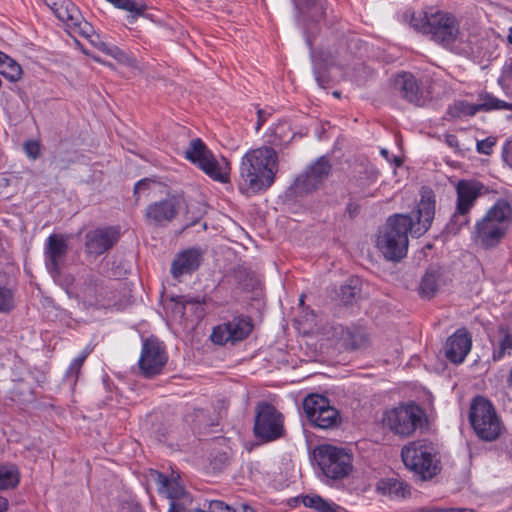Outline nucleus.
<instances>
[{
	"label": "nucleus",
	"instance_id": "nucleus-9",
	"mask_svg": "<svg viewBox=\"0 0 512 512\" xmlns=\"http://www.w3.org/2000/svg\"><path fill=\"white\" fill-rule=\"evenodd\" d=\"M469 420L479 438L485 441L497 439L501 432V422L490 401L476 397L470 407Z\"/></svg>",
	"mask_w": 512,
	"mask_h": 512
},
{
	"label": "nucleus",
	"instance_id": "nucleus-64",
	"mask_svg": "<svg viewBox=\"0 0 512 512\" xmlns=\"http://www.w3.org/2000/svg\"><path fill=\"white\" fill-rule=\"evenodd\" d=\"M508 41L512 44V26L509 28Z\"/></svg>",
	"mask_w": 512,
	"mask_h": 512
},
{
	"label": "nucleus",
	"instance_id": "nucleus-47",
	"mask_svg": "<svg viewBox=\"0 0 512 512\" xmlns=\"http://www.w3.org/2000/svg\"><path fill=\"white\" fill-rule=\"evenodd\" d=\"M315 510L318 512H335V506L326 502L321 498V502L316 506Z\"/></svg>",
	"mask_w": 512,
	"mask_h": 512
},
{
	"label": "nucleus",
	"instance_id": "nucleus-4",
	"mask_svg": "<svg viewBox=\"0 0 512 512\" xmlns=\"http://www.w3.org/2000/svg\"><path fill=\"white\" fill-rule=\"evenodd\" d=\"M512 219V208L508 201L498 200L476 223L475 237L485 248L495 247L506 234Z\"/></svg>",
	"mask_w": 512,
	"mask_h": 512
},
{
	"label": "nucleus",
	"instance_id": "nucleus-55",
	"mask_svg": "<svg viewBox=\"0 0 512 512\" xmlns=\"http://www.w3.org/2000/svg\"><path fill=\"white\" fill-rule=\"evenodd\" d=\"M258 284H259L258 278L255 276L254 273H251L249 276V283L245 284V287L246 288H254Z\"/></svg>",
	"mask_w": 512,
	"mask_h": 512
},
{
	"label": "nucleus",
	"instance_id": "nucleus-38",
	"mask_svg": "<svg viewBox=\"0 0 512 512\" xmlns=\"http://www.w3.org/2000/svg\"><path fill=\"white\" fill-rule=\"evenodd\" d=\"M192 497L189 493H185L179 498L171 501L169 512H194L195 509L190 508Z\"/></svg>",
	"mask_w": 512,
	"mask_h": 512
},
{
	"label": "nucleus",
	"instance_id": "nucleus-2",
	"mask_svg": "<svg viewBox=\"0 0 512 512\" xmlns=\"http://www.w3.org/2000/svg\"><path fill=\"white\" fill-rule=\"evenodd\" d=\"M278 154L269 146L248 151L241 160L239 190L250 196L272 186L278 172Z\"/></svg>",
	"mask_w": 512,
	"mask_h": 512
},
{
	"label": "nucleus",
	"instance_id": "nucleus-45",
	"mask_svg": "<svg viewBox=\"0 0 512 512\" xmlns=\"http://www.w3.org/2000/svg\"><path fill=\"white\" fill-rule=\"evenodd\" d=\"M319 502H321V497L320 496H306L304 499H303V503L306 507H310V508H316V506L319 504Z\"/></svg>",
	"mask_w": 512,
	"mask_h": 512
},
{
	"label": "nucleus",
	"instance_id": "nucleus-36",
	"mask_svg": "<svg viewBox=\"0 0 512 512\" xmlns=\"http://www.w3.org/2000/svg\"><path fill=\"white\" fill-rule=\"evenodd\" d=\"M360 281L358 278H349L347 282L341 285L338 297L344 304H350L360 295Z\"/></svg>",
	"mask_w": 512,
	"mask_h": 512
},
{
	"label": "nucleus",
	"instance_id": "nucleus-6",
	"mask_svg": "<svg viewBox=\"0 0 512 512\" xmlns=\"http://www.w3.org/2000/svg\"><path fill=\"white\" fill-rule=\"evenodd\" d=\"M313 455L323 475L328 479L342 480L353 470V457L343 448L321 445L314 449Z\"/></svg>",
	"mask_w": 512,
	"mask_h": 512
},
{
	"label": "nucleus",
	"instance_id": "nucleus-25",
	"mask_svg": "<svg viewBox=\"0 0 512 512\" xmlns=\"http://www.w3.org/2000/svg\"><path fill=\"white\" fill-rule=\"evenodd\" d=\"M435 214V201L431 197H422L415 212L416 223L413 221L412 235L419 237L431 225Z\"/></svg>",
	"mask_w": 512,
	"mask_h": 512
},
{
	"label": "nucleus",
	"instance_id": "nucleus-23",
	"mask_svg": "<svg viewBox=\"0 0 512 512\" xmlns=\"http://www.w3.org/2000/svg\"><path fill=\"white\" fill-rule=\"evenodd\" d=\"M203 259V251L199 248H189L177 254L171 265V274L178 279L182 275L191 274L197 270Z\"/></svg>",
	"mask_w": 512,
	"mask_h": 512
},
{
	"label": "nucleus",
	"instance_id": "nucleus-34",
	"mask_svg": "<svg viewBox=\"0 0 512 512\" xmlns=\"http://www.w3.org/2000/svg\"><path fill=\"white\" fill-rule=\"evenodd\" d=\"M155 481L159 485V491L167 493L171 501L186 493L184 488L176 480H171L162 473L155 474Z\"/></svg>",
	"mask_w": 512,
	"mask_h": 512
},
{
	"label": "nucleus",
	"instance_id": "nucleus-31",
	"mask_svg": "<svg viewBox=\"0 0 512 512\" xmlns=\"http://www.w3.org/2000/svg\"><path fill=\"white\" fill-rule=\"evenodd\" d=\"M267 137L269 144L273 146H285L293 139V133L288 123L280 122L271 128Z\"/></svg>",
	"mask_w": 512,
	"mask_h": 512
},
{
	"label": "nucleus",
	"instance_id": "nucleus-15",
	"mask_svg": "<svg viewBox=\"0 0 512 512\" xmlns=\"http://www.w3.org/2000/svg\"><path fill=\"white\" fill-rule=\"evenodd\" d=\"M167 362V355L162 343L156 338L143 341L142 351L138 362L141 374L147 378L161 373Z\"/></svg>",
	"mask_w": 512,
	"mask_h": 512
},
{
	"label": "nucleus",
	"instance_id": "nucleus-22",
	"mask_svg": "<svg viewBox=\"0 0 512 512\" xmlns=\"http://www.w3.org/2000/svg\"><path fill=\"white\" fill-rule=\"evenodd\" d=\"M393 91L403 99L417 106L424 104V97L416 78L411 73H401L392 79Z\"/></svg>",
	"mask_w": 512,
	"mask_h": 512
},
{
	"label": "nucleus",
	"instance_id": "nucleus-28",
	"mask_svg": "<svg viewBox=\"0 0 512 512\" xmlns=\"http://www.w3.org/2000/svg\"><path fill=\"white\" fill-rule=\"evenodd\" d=\"M98 279L89 274L77 290V297L84 303L93 305L98 301Z\"/></svg>",
	"mask_w": 512,
	"mask_h": 512
},
{
	"label": "nucleus",
	"instance_id": "nucleus-27",
	"mask_svg": "<svg viewBox=\"0 0 512 512\" xmlns=\"http://www.w3.org/2000/svg\"><path fill=\"white\" fill-rule=\"evenodd\" d=\"M441 269L438 267H429L423 275L419 294L422 298L431 299L438 292L441 279Z\"/></svg>",
	"mask_w": 512,
	"mask_h": 512
},
{
	"label": "nucleus",
	"instance_id": "nucleus-56",
	"mask_svg": "<svg viewBox=\"0 0 512 512\" xmlns=\"http://www.w3.org/2000/svg\"><path fill=\"white\" fill-rule=\"evenodd\" d=\"M258 123H257V127L256 129L259 130L261 125L264 123L265 121V112L263 110H258Z\"/></svg>",
	"mask_w": 512,
	"mask_h": 512
},
{
	"label": "nucleus",
	"instance_id": "nucleus-57",
	"mask_svg": "<svg viewBox=\"0 0 512 512\" xmlns=\"http://www.w3.org/2000/svg\"><path fill=\"white\" fill-rule=\"evenodd\" d=\"M8 500L4 497H0V512H6L8 509Z\"/></svg>",
	"mask_w": 512,
	"mask_h": 512
},
{
	"label": "nucleus",
	"instance_id": "nucleus-54",
	"mask_svg": "<svg viewBox=\"0 0 512 512\" xmlns=\"http://www.w3.org/2000/svg\"><path fill=\"white\" fill-rule=\"evenodd\" d=\"M122 50H120L117 46H110L109 49H107L108 55L112 56L116 60L118 59V56H121Z\"/></svg>",
	"mask_w": 512,
	"mask_h": 512
},
{
	"label": "nucleus",
	"instance_id": "nucleus-42",
	"mask_svg": "<svg viewBox=\"0 0 512 512\" xmlns=\"http://www.w3.org/2000/svg\"><path fill=\"white\" fill-rule=\"evenodd\" d=\"M173 301L176 302V306L177 308H179V312L183 315L184 314V310H185V307L187 304H192V303H196V304H200L201 301L199 299H192V298H187L186 296H178L176 298H172Z\"/></svg>",
	"mask_w": 512,
	"mask_h": 512
},
{
	"label": "nucleus",
	"instance_id": "nucleus-50",
	"mask_svg": "<svg viewBox=\"0 0 512 512\" xmlns=\"http://www.w3.org/2000/svg\"><path fill=\"white\" fill-rule=\"evenodd\" d=\"M90 351L88 349H85L81 355L79 357H77L76 359H74L72 362L74 363L75 366H80L82 367L84 361L86 360V358L88 357Z\"/></svg>",
	"mask_w": 512,
	"mask_h": 512
},
{
	"label": "nucleus",
	"instance_id": "nucleus-35",
	"mask_svg": "<svg viewBox=\"0 0 512 512\" xmlns=\"http://www.w3.org/2000/svg\"><path fill=\"white\" fill-rule=\"evenodd\" d=\"M479 111L491 110H509L512 111V103L500 100L489 93H482L479 95V103H477Z\"/></svg>",
	"mask_w": 512,
	"mask_h": 512
},
{
	"label": "nucleus",
	"instance_id": "nucleus-40",
	"mask_svg": "<svg viewBox=\"0 0 512 512\" xmlns=\"http://www.w3.org/2000/svg\"><path fill=\"white\" fill-rule=\"evenodd\" d=\"M495 144L496 139L493 137L477 141V151L481 154L490 155Z\"/></svg>",
	"mask_w": 512,
	"mask_h": 512
},
{
	"label": "nucleus",
	"instance_id": "nucleus-52",
	"mask_svg": "<svg viewBox=\"0 0 512 512\" xmlns=\"http://www.w3.org/2000/svg\"><path fill=\"white\" fill-rule=\"evenodd\" d=\"M45 3L47 4L48 7H50V9L52 11L55 10L56 7L59 6V4H68V0H44Z\"/></svg>",
	"mask_w": 512,
	"mask_h": 512
},
{
	"label": "nucleus",
	"instance_id": "nucleus-49",
	"mask_svg": "<svg viewBox=\"0 0 512 512\" xmlns=\"http://www.w3.org/2000/svg\"><path fill=\"white\" fill-rule=\"evenodd\" d=\"M151 181L149 179L140 180L134 187V194H138L142 190L148 189Z\"/></svg>",
	"mask_w": 512,
	"mask_h": 512
},
{
	"label": "nucleus",
	"instance_id": "nucleus-8",
	"mask_svg": "<svg viewBox=\"0 0 512 512\" xmlns=\"http://www.w3.org/2000/svg\"><path fill=\"white\" fill-rule=\"evenodd\" d=\"M296 10V21L301 25L307 45L312 48V39L327 22V0H292Z\"/></svg>",
	"mask_w": 512,
	"mask_h": 512
},
{
	"label": "nucleus",
	"instance_id": "nucleus-33",
	"mask_svg": "<svg viewBox=\"0 0 512 512\" xmlns=\"http://www.w3.org/2000/svg\"><path fill=\"white\" fill-rule=\"evenodd\" d=\"M20 482V472L13 464H0V491L14 489Z\"/></svg>",
	"mask_w": 512,
	"mask_h": 512
},
{
	"label": "nucleus",
	"instance_id": "nucleus-30",
	"mask_svg": "<svg viewBox=\"0 0 512 512\" xmlns=\"http://www.w3.org/2000/svg\"><path fill=\"white\" fill-rule=\"evenodd\" d=\"M342 338L347 349H363L369 345V337L361 328L347 329L343 332Z\"/></svg>",
	"mask_w": 512,
	"mask_h": 512
},
{
	"label": "nucleus",
	"instance_id": "nucleus-13",
	"mask_svg": "<svg viewBox=\"0 0 512 512\" xmlns=\"http://www.w3.org/2000/svg\"><path fill=\"white\" fill-rule=\"evenodd\" d=\"M303 410L309 422L320 429H330L339 423L338 410L322 395H308L303 401Z\"/></svg>",
	"mask_w": 512,
	"mask_h": 512
},
{
	"label": "nucleus",
	"instance_id": "nucleus-59",
	"mask_svg": "<svg viewBox=\"0 0 512 512\" xmlns=\"http://www.w3.org/2000/svg\"><path fill=\"white\" fill-rule=\"evenodd\" d=\"M418 512H443V509L439 508H421Z\"/></svg>",
	"mask_w": 512,
	"mask_h": 512
},
{
	"label": "nucleus",
	"instance_id": "nucleus-16",
	"mask_svg": "<svg viewBox=\"0 0 512 512\" xmlns=\"http://www.w3.org/2000/svg\"><path fill=\"white\" fill-rule=\"evenodd\" d=\"M332 164L325 156L319 157L294 181V186L299 193H310L321 187L331 175Z\"/></svg>",
	"mask_w": 512,
	"mask_h": 512
},
{
	"label": "nucleus",
	"instance_id": "nucleus-44",
	"mask_svg": "<svg viewBox=\"0 0 512 512\" xmlns=\"http://www.w3.org/2000/svg\"><path fill=\"white\" fill-rule=\"evenodd\" d=\"M117 61L130 67H137L136 59L124 51L121 52V56H118Z\"/></svg>",
	"mask_w": 512,
	"mask_h": 512
},
{
	"label": "nucleus",
	"instance_id": "nucleus-11",
	"mask_svg": "<svg viewBox=\"0 0 512 512\" xmlns=\"http://www.w3.org/2000/svg\"><path fill=\"white\" fill-rule=\"evenodd\" d=\"M456 192V210L446 225L447 232L453 235L469 223L468 213L480 196V187L475 182L462 180L458 182Z\"/></svg>",
	"mask_w": 512,
	"mask_h": 512
},
{
	"label": "nucleus",
	"instance_id": "nucleus-63",
	"mask_svg": "<svg viewBox=\"0 0 512 512\" xmlns=\"http://www.w3.org/2000/svg\"><path fill=\"white\" fill-rule=\"evenodd\" d=\"M443 512H465V510H460V509H443Z\"/></svg>",
	"mask_w": 512,
	"mask_h": 512
},
{
	"label": "nucleus",
	"instance_id": "nucleus-32",
	"mask_svg": "<svg viewBox=\"0 0 512 512\" xmlns=\"http://www.w3.org/2000/svg\"><path fill=\"white\" fill-rule=\"evenodd\" d=\"M0 73L9 81L17 82L22 78L23 71L14 59L0 51Z\"/></svg>",
	"mask_w": 512,
	"mask_h": 512
},
{
	"label": "nucleus",
	"instance_id": "nucleus-39",
	"mask_svg": "<svg viewBox=\"0 0 512 512\" xmlns=\"http://www.w3.org/2000/svg\"><path fill=\"white\" fill-rule=\"evenodd\" d=\"M14 306L11 289L0 284V312H9Z\"/></svg>",
	"mask_w": 512,
	"mask_h": 512
},
{
	"label": "nucleus",
	"instance_id": "nucleus-46",
	"mask_svg": "<svg viewBox=\"0 0 512 512\" xmlns=\"http://www.w3.org/2000/svg\"><path fill=\"white\" fill-rule=\"evenodd\" d=\"M80 370H81V367L75 366L74 363L72 362L66 372V377L72 378V380L74 382H76L78 375L80 373Z\"/></svg>",
	"mask_w": 512,
	"mask_h": 512
},
{
	"label": "nucleus",
	"instance_id": "nucleus-61",
	"mask_svg": "<svg viewBox=\"0 0 512 512\" xmlns=\"http://www.w3.org/2000/svg\"><path fill=\"white\" fill-rule=\"evenodd\" d=\"M358 44L357 39H351L348 44V49L356 48Z\"/></svg>",
	"mask_w": 512,
	"mask_h": 512
},
{
	"label": "nucleus",
	"instance_id": "nucleus-29",
	"mask_svg": "<svg viewBox=\"0 0 512 512\" xmlns=\"http://www.w3.org/2000/svg\"><path fill=\"white\" fill-rule=\"evenodd\" d=\"M512 351V333L507 326L498 328V342L494 347L492 359L501 360L505 355H510Z\"/></svg>",
	"mask_w": 512,
	"mask_h": 512
},
{
	"label": "nucleus",
	"instance_id": "nucleus-1",
	"mask_svg": "<svg viewBox=\"0 0 512 512\" xmlns=\"http://www.w3.org/2000/svg\"><path fill=\"white\" fill-rule=\"evenodd\" d=\"M409 24L445 48L466 55L480 56L482 54L484 41L479 46L472 39H469L464 46L457 45V42L461 43L459 24L457 19L448 12L440 10L412 12Z\"/></svg>",
	"mask_w": 512,
	"mask_h": 512
},
{
	"label": "nucleus",
	"instance_id": "nucleus-18",
	"mask_svg": "<svg viewBox=\"0 0 512 512\" xmlns=\"http://www.w3.org/2000/svg\"><path fill=\"white\" fill-rule=\"evenodd\" d=\"M252 328L253 325L249 318L234 317L231 321L215 327L211 334V340L219 345L242 341L249 336Z\"/></svg>",
	"mask_w": 512,
	"mask_h": 512
},
{
	"label": "nucleus",
	"instance_id": "nucleus-41",
	"mask_svg": "<svg viewBox=\"0 0 512 512\" xmlns=\"http://www.w3.org/2000/svg\"><path fill=\"white\" fill-rule=\"evenodd\" d=\"M24 151L31 159H37L40 155V146L36 141H27L24 144Z\"/></svg>",
	"mask_w": 512,
	"mask_h": 512
},
{
	"label": "nucleus",
	"instance_id": "nucleus-19",
	"mask_svg": "<svg viewBox=\"0 0 512 512\" xmlns=\"http://www.w3.org/2000/svg\"><path fill=\"white\" fill-rule=\"evenodd\" d=\"M68 252L66 240L62 235L52 234L45 245V264L48 272L55 281L61 276V264Z\"/></svg>",
	"mask_w": 512,
	"mask_h": 512
},
{
	"label": "nucleus",
	"instance_id": "nucleus-21",
	"mask_svg": "<svg viewBox=\"0 0 512 512\" xmlns=\"http://www.w3.org/2000/svg\"><path fill=\"white\" fill-rule=\"evenodd\" d=\"M53 13L72 32L78 33L83 37H89L93 33L92 25L84 20L79 9L70 0H68V4H59Z\"/></svg>",
	"mask_w": 512,
	"mask_h": 512
},
{
	"label": "nucleus",
	"instance_id": "nucleus-53",
	"mask_svg": "<svg viewBox=\"0 0 512 512\" xmlns=\"http://www.w3.org/2000/svg\"><path fill=\"white\" fill-rule=\"evenodd\" d=\"M122 50H120L117 46H110L109 49H107L108 55L112 56L116 60L118 59V56H121Z\"/></svg>",
	"mask_w": 512,
	"mask_h": 512
},
{
	"label": "nucleus",
	"instance_id": "nucleus-37",
	"mask_svg": "<svg viewBox=\"0 0 512 512\" xmlns=\"http://www.w3.org/2000/svg\"><path fill=\"white\" fill-rule=\"evenodd\" d=\"M477 112V104H472L464 100L454 102L448 109V113L452 117L473 116Z\"/></svg>",
	"mask_w": 512,
	"mask_h": 512
},
{
	"label": "nucleus",
	"instance_id": "nucleus-20",
	"mask_svg": "<svg viewBox=\"0 0 512 512\" xmlns=\"http://www.w3.org/2000/svg\"><path fill=\"white\" fill-rule=\"evenodd\" d=\"M118 240V233L113 228H97L85 234V252L98 257L111 249Z\"/></svg>",
	"mask_w": 512,
	"mask_h": 512
},
{
	"label": "nucleus",
	"instance_id": "nucleus-3",
	"mask_svg": "<svg viewBox=\"0 0 512 512\" xmlns=\"http://www.w3.org/2000/svg\"><path fill=\"white\" fill-rule=\"evenodd\" d=\"M413 218L396 214L388 218L377 239V247L391 261L401 260L408 250V232L412 233Z\"/></svg>",
	"mask_w": 512,
	"mask_h": 512
},
{
	"label": "nucleus",
	"instance_id": "nucleus-5",
	"mask_svg": "<svg viewBox=\"0 0 512 512\" xmlns=\"http://www.w3.org/2000/svg\"><path fill=\"white\" fill-rule=\"evenodd\" d=\"M401 457L404 465L421 480L432 479L440 471L436 448L428 440H417L404 446Z\"/></svg>",
	"mask_w": 512,
	"mask_h": 512
},
{
	"label": "nucleus",
	"instance_id": "nucleus-14",
	"mask_svg": "<svg viewBox=\"0 0 512 512\" xmlns=\"http://www.w3.org/2000/svg\"><path fill=\"white\" fill-rule=\"evenodd\" d=\"M354 62L353 53L347 49L339 48L335 52L321 51L317 56H313L314 75L316 82L320 87H325L329 82V77L323 72L330 67L336 66L341 69H347Z\"/></svg>",
	"mask_w": 512,
	"mask_h": 512
},
{
	"label": "nucleus",
	"instance_id": "nucleus-24",
	"mask_svg": "<svg viewBox=\"0 0 512 512\" xmlns=\"http://www.w3.org/2000/svg\"><path fill=\"white\" fill-rule=\"evenodd\" d=\"M471 349V337L464 330H458L447 339L446 357L453 363H462Z\"/></svg>",
	"mask_w": 512,
	"mask_h": 512
},
{
	"label": "nucleus",
	"instance_id": "nucleus-7",
	"mask_svg": "<svg viewBox=\"0 0 512 512\" xmlns=\"http://www.w3.org/2000/svg\"><path fill=\"white\" fill-rule=\"evenodd\" d=\"M185 157L213 180L221 183L229 181V162L225 158L218 161L200 138L191 140Z\"/></svg>",
	"mask_w": 512,
	"mask_h": 512
},
{
	"label": "nucleus",
	"instance_id": "nucleus-51",
	"mask_svg": "<svg viewBox=\"0 0 512 512\" xmlns=\"http://www.w3.org/2000/svg\"><path fill=\"white\" fill-rule=\"evenodd\" d=\"M233 512H256V511L248 504L241 503L233 508Z\"/></svg>",
	"mask_w": 512,
	"mask_h": 512
},
{
	"label": "nucleus",
	"instance_id": "nucleus-48",
	"mask_svg": "<svg viewBox=\"0 0 512 512\" xmlns=\"http://www.w3.org/2000/svg\"><path fill=\"white\" fill-rule=\"evenodd\" d=\"M505 79H512V59L510 60L509 63H506L503 66L502 76L500 77L499 82H501Z\"/></svg>",
	"mask_w": 512,
	"mask_h": 512
},
{
	"label": "nucleus",
	"instance_id": "nucleus-12",
	"mask_svg": "<svg viewBox=\"0 0 512 512\" xmlns=\"http://www.w3.org/2000/svg\"><path fill=\"white\" fill-rule=\"evenodd\" d=\"M254 434L265 442L274 441L283 436V416L271 404L261 402L257 405Z\"/></svg>",
	"mask_w": 512,
	"mask_h": 512
},
{
	"label": "nucleus",
	"instance_id": "nucleus-43",
	"mask_svg": "<svg viewBox=\"0 0 512 512\" xmlns=\"http://www.w3.org/2000/svg\"><path fill=\"white\" fill-rule=\"evenodd\" d=\"M233 508L219 500H214L210 503L211 512H233Z\"/></svg>",
	"mask_w": 512,
	"mask_h": 512
},
{
	"label": "nucleus",
	"instance_id": "nucleus-58",
	"mask_svg": "<svg viewBox=\"0 0 512 512\" xmlns=\"http://www.w3.org/2000/svg\"><path fill=\"white\" fill-rule=\"evenodd\" d=\"M88 38L90 39V42H91L94 46H96V47H98V46H99V41H101V40H100V38H99V36H98V35H95V33H94V32H93V33L91 34V36H89Z\"/></svg>",
	"mask_w": 512,
	"mask_h": 512
},
{
	"label": "nucleus",
	"instance_id": "nucleus-17",
	"mask_svg": "<svg viewBox=\"0 0 512 512\" xmlns=\"http://www.w3.org/2000/svg\"><path fill=\"white\" fill-rule=\"evenodd\" d=\"M180 195H170L147 206L145 219L149 225L164 226L172 221L184 205Z\"/></svg>",
	"mask_w": 512,
	"mask_h": 512
},
{
	"label": "nucleus",
	"instance_id": "nucleus-10",
	"mask_svg": "<svg viewBox=\"0 0 512 512\" xmlns=\"http://www.w3.org/2000/svg\"><path fill=\"white\" fill-rule=\"evenodd\" d=\"M423 411L415 404L402 405L387 411L383 423L394 434L409 437L422 425Z\"/></svg>",
	"mask_w": 512,
	"mask_h": 512
},
{
	"label": "nucleus",
	"instance_id": "nucleus-60",
	"mask_svg": "<svg viewBox=\"0 0 512 512\" xmlns=\"http://www.w3.org/2000/svg\"><path fill=\"white\" fill-rule=\"evenodd\" d=\"M110 46H108L105 42L99 41V46L97 47L99 50L107 53V49H109Z\"/></svg>",
	"mask_w": 512,
	"mask_h": 512
},
{
	"label": "nucleus",
	"instance_id": "nucleus-62",
	"mask_svg": "<svg viewBox=\"0 0 512 512\" xmlns=\"http://www.w3.org/2000/svg\"><path fill=\"white\" fill-rule=\"evenodd\" d=\"M508 384H509V387L512 388V367H511V370H510L509 376H508Z\"/></svg>",
	"mask_w": 512,
	"mask_h": 512
},
{
	"label": "nucleus",
	"instance_id": "nucleus-26",
	"mask_svg": "<svg viewBox=\"0 0 512 512\" xmlns=\"http://www.w3.org/2000/svg\"><path fill=\"white\" fill-rule=\"evenodd\" d=\"M377 491L392 499H404L410 495L409 486L397 478L381 479L377 483Z\"/></svg>",
	"mask_w": 512,
	"mask_h": 512
}]
</instances>
